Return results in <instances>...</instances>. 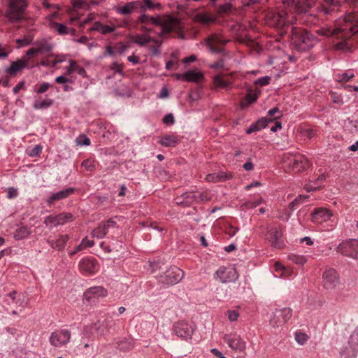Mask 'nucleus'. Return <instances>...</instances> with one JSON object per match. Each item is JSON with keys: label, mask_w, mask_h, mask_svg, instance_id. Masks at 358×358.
Masks as SVG:
<instances>
[{"label": "nucleus", "mask_w": 358, "mask_h": 358, "mask_svg": "<svg viewBox=\"0 0 358 358\" xmlns=\"http://www.w3.org/2000/svg\"><path fill=\"white\" fill-rule=\"evenodd\" d=\"M138 21L144 24H150L159 26L163 34H168L172 31L179 30L180 21L172 16H162L157 18L143 14L139 17Z\"/></svg>", "instance_id": "f257e3e1"}, {"label": "nucleus", "mask_w": 358, "mask_h": 358, "mask_svg": "<svg viewBox=\"0 0 358 358\" xmlns=\"http://www.w3.org/2000/svg\"><path fill=\"white\" fill-rule=\"evenodd\" d=\"M291 37L292 43L302 50L310 49L315 45V38L313 35L299 28H292Z\"/></svg>", "instance_id": "f03ea898"}, {"label": "nucleus", "mask_w": 358, "mask_h": 358, "mask_svg": "<svg viewBox=\"0 0 358 358\" xmlns=\"http://www.w3.org/2000/svg\"><path fill=\"white\" fill-rule=\"evenodd\" d=\"M282 160L285 167H287L294 172L303 171L310 166L308 159L303 155L287 154L283 156Z\"/></svg>", "instance_id": "7ed1b4c3"}, {"label": "nucleus", "mask_w": 358, "mask_h": 358, "mask_svg": "<svg viewBox=\"0 0 358 358\" xmlns=\"http://www.w3.org/2000/svg\"><path fill=\"white\" fill-rule=\"evenodd\" d=\"M322 286L328 291L335 289L340 284V276L338 272L332 268L326 269L322 274Z\"/></svg>", "instance_id": "20e7f679"}, {"label": "nucleus", "mask_w": 358, "mask_h": 358, "mask_svg": "<svg viewBox=\"0 0 358 358\" xmlns=\"http://www.w3.org/2000/svg\"><path fill=\"white\" fill-rule=\"evenodd\" d=\"M71 334L66 329H57L53 331L49 338L51 345L55 348H61L69 343Z\"/></svg>", "instance_id": "39448f33"}, {"label": "nucleus", "mask_w": 358, "mask_h": 358, "mask_svg": "<svg viewBox=\"0 0 358 358\" xmlns=\"http://www.w3.org/2000/svg\"><path fill=\"white\" fill-rule=\"evenodd\" d=\"M292 316V311L289 308L275 309L271 315L270 324L273 327H278L286 323Z\"/></svg>", "instance_id": "423d86ee"}, {"label": "nucleus", "mask_w": 358, "mask_h": 358, "mask_svg": "<svg viewBox=\"0 0 358 358\" xmlns=\"http://www.w3.org/2000/svg\"><path fill=\"white\" fill-rule=\"evenodd\" d=\"M183 277L184 272L180 268L173 266L159 277V282L166 285H173L180 282Z\"/></svg>", "instance_id": "0eeeda50"}, {"label": "nucleus", "mask_w": 358, "mask_h": 358, "mask_svg": "<svg viewBox=\"0 0 358 358\" xmlns=\"http://www.w3.org/2000/svg\"><path fill=\"white\" fill-rule=\"evenodd\" d=\"M25 0H11L10 8L7 13V17L9 21L15 22L22 17V13L26 8Z\"/></svg>", "instance_id": "6e6552de"}, {"label": "nucleus", "mask_w": 358, "mask_h": 358, "mask_svg": "<svg viewBox=\"0 0 358 358\" xmlns=\"http://www.w3.org/2000/svg\"><path fill=\"white\" fill-rule=\"evenodd\" d=\"M212 196L213 194L208 191L197 193L193 192H185L182 195V200L177 202L189 206L194 202L210 201L212 199Z\"/></svg>", "instance_id": "1a4fd4ad"}, {"label": "nucleus", "mask_w": 358, "mask_h": 358, "mask_svg": "<svg viewBox=\"0 0 358 358\" xmlns=\"http://www.w3.org/2000/svg\"><path fill=\"white\" fill-rule=\"evenodd\" d=\"M223 339L231 349L236 352H242L246 348L245 341L236 333L226 334Z\"/></svg>", "instance_id": "9d476101"}, {"label": "nucleus", "mask_w": 358, "mask_h": 358, "mask_svg": "<svg viewBox=\"0 0 358 358\" xmlns=\"http://www.w3.org/2000/svg\"><path fill=\"white\" fill-rule=\"evenodd\" d=\"M282 236V233L280 227L276 225L269 227L266 238L272 246L276 248H282L284 246Z\"/></svg>", "instance_id": "9b49d317"}, {"label": "nucleus", "mask_w": 358, "mask_h": 358, "mask_svg": "<svg viewBox=\"0 0 358 358\" xmlns=\"http://www.w3.org/2000/svg\"><path fill=\"white\" fill-rule=\"evenodd\" d=\"M216 278L222 283H227L236 281L238 278V273L234 268L220 267L215 272Z\"/></svg>", "instance_id": "f8f14e48"}, {"label": "nucleus", "mask_w": 358, "mask_h": 358, "mask_svg": "<svg viewBox=\"0 0 358 358\" xmlns=\"http://www.w3.org/2000/svg\"><path fill=\"white\" fill-rule=\"evenodd\" d=\"M228 41L221 34H214L207 38L206 45L212 52L218 53L222 51V46Z\"/></svg>", "instance_id": "ddd939ff"}, {"label": "nucleus", "mask_w": 358, "mask_h": 358, "mask_svg": "<svg viewBox=\"0 0 358 358\" xmlns=\"http://www.w3.org/2000/svg\"><path fill=\"white\" fill-rule=\"evenodd\" d=\"M73 215L69 213H62L57 215H50L45 219L44 223L48 227H55L64 224L72 220Z\"/></svg>", "instance_id": "4468645a"}, {"label": "nucleus", "mask_w": 358, "mask_h": 358, "mask_svg": "<svg viewBox=\"0 0 358 358\" xmlns=\"http://www.w3.org/2000/svg\"><path fill=\"white\" fill-rule=\"evenodd\" d=\"M348 345L350 348L345 347L341 352L343 358H353L358 351V332L355 331L350 337Z\"/></svg>", "instance_id": "2eb2a0df"}, {"label": "nucleus", "mask_w": 358, "mask_h": 358, "mask_svg": "<svg viewBox=\"0 0 358 358\" xmlns=\"http://www.w3.org/2000/svg\"><path fill=\"white\" fill-rule=\"evenodd\" d=\"M107 294L108 292L104 287L97 286L87 289L84 293V296L89 303H94L100 298L106 297Z\"/></svg>", "instance_id": "dca6fc26"}, {"label": "nucleus", "mask_w": 358, "mask_h": 358, "mask_svg": "<svg viewBox=\"0 0 358 358\" xmlns=\"http://www.w3.org/2000/svg\"><path fill=\"white\" fill-rule=\"evenodd\" d=\"M174 331L178 336L185 340H188L192 338L194 327L192 324L185 321H180L175 324Z\"/></svg>", "instance_id": "f3484780"}, {"label": "nucleus", "mask_w": 358, "mask_h": 358, "mask_svg": "<svg viewBox=\"0 0 358 358\" xmlns=\"http://www.w3.org/2000/svg\"><path fill=\"white\" fill-rule=\"evenodd\" d=\"M333 216V213L325 208H318L311 214V221L316 224H322L329 221Z\"/></svg>", "instance_id": "a211bd4d"}, {"label": "nucleus", "mask_w": 358, "mask_h": 358, "mask_svg": "<svg viewBox=\"0 0 358 358\" xmlns=\"http://www.w3.org/2000/svg\"><path fill=\"white\" fill-rule=\"evenodd\" d=\"M79 269L87 274L95 273L98 271V266L92 257H85L79 262Z\"/></svg>", "instance_id": "6ab92c4d"}, {"label": "nucleus", "mask_w": 358, "mask_h": 358, "mask_svg": "<svg viewBox=\"0 0 358 358\" xmlns=\"http://www.w3.org/2000/svg\"><path fill=\"white\" fill-rule=\"evenodd\" d=\"M292 22V19H289L287 10H280L272 16V24L276 27H285Z\"/></svg>", "instance_id": "aec40b11"}, {"label": "nucleus", "mask_w": 358, "mask_h": 358, "mask_svg": "<svg viewBox=\"0 0 358 358\" xmlns=\"http://www.w3.org/2000/svg\"><path fill=\"white\" fill-rule=\"evenodd\" d=\"M28 67V59L22 57L15 62H12L10 66L6 69L5 71L11 76H15L22 69Z\"/></svg>", "instance_id": "412c9836"}, {"label": "nucleus", "mask_w": 358, "mask_h": 358, "mask_svg": "<svg viewBox=\"0 0 358 358\" xmlns=\"http://www.w3.org/2000/svg\"><path fill=\"white\" fill-rule=\"evenodd\" d=\"M115 224L116 223L114 221L108 220L100 224L97 228L93 230L92 235L93 237L98 239L103 238L108 233V229L114 227Z\"/></svg>", "instance_id": "4be33fe9"}, {"label": "nucleus", "mask_w": 358, "mask_h": 358, "mask_svg": "<svg viewBox=\"0 0 358 358\" xmlns=\"http://www.w3.org/2000/svg\"><path fill=\"white\" fill-rule=\"evenodd\" d=\"M116 27L114 24L106 25L100 22L96 21L90 27V31H97L101 34L106 35L115 31Z\"/></svg>", "instance_id": "5701e85b"}, {"label": "nucleus", "mask_w": 358, "mask_h": 358, "mask_svg": "<svg viewBox=\"0 0 358 358\" xmlns=\"http://www.w3.org/2000/svg\"><path fill=\"white\" fill-rule=\"evenodd\" d=\"M75 189L72 187H69L66 189L61 190L58 192L53 193L48 199V204H51L55 201H59L67 198L74 192Z\"/></svg>", "instance_id": "b1692460"}, {"label": "nucleus", "mask_w": 358, "mask_h": 358, "mask_svg": "<svg viewBox=\"0 0 358 358\" xmlns=\"http://www.w3.org/2000/svg\"><path fill=\"white\" fill-rule=\"evenodd\" d=\"M158 143L164 147H173L180 143L176 134H166L159 138Z\"/></svg>", "instance_id": "393cba45"}, {"label": "nucleus", "mask_w": 358, "mask_h": 358, "mask_svg": "<svg viewBox=\"0 0 358 358\" xmlns=\"http://www.w3.org/2000/svg\"><path fill=\"white\" fill-rule=\"evenodd\" d=\"M357 15L355 14H348L344 17V21L346 23H352L355 22L354 24H351L349 26L346 25L345 27L340 28L341 31H344L346 29H349L350 32L353 34L355 33L358 32V24H357Z\"/></svg>", "instance_id": "a878e982"}, {"label": "nucleus", "mask_w": 358, "mask_h": 358, "mask_svg": "<svg viewBox=\"0 0 358 358\" xmlns=\"http://www.w3.org/2000/svg\"><path fill=\"white\" fill-rule=\"evenodd\" d=\"M69 239V237L68 235H61L56 240L48 241V243L53 249L61 250L64 248Z\"/></svg>", "instance_id": "bb28decb"}, {"label": "nucleus", "mask_w": 358, "mask_h": 358, "mask_svg": "<svg viewBox=\"0 0 358 358\" xmlns=\"http://www.w3.org/2000/svg\"><path fill=\"white\" fill-rule=\"evenodd\" d=\"M66 73L71 75L73 72H77L81 76L85 78L87 77V73L85 69L76 64V62L73 60L69 61V66L66 67Z\"/></svg>", "instance_id": "cd10ccee"}, {"label": "nucleus", "mask_w": 358, "mask_h": 358, "mask_svg": "<svg viewBox=\"0 0 358 358\" xmlns=\"http://www.w3.org/2000/svg\"><path fill=\"white\" fill-rule=\"evenodd\" d=\"M194 19L195 21L199 22L203 24L211 23L215 20V18L213 15L206 12L197 13L194 15Z\"/></svg>", "instance_id": "c85d7f7f"}, {"label": "nucleus", "mask_w": 358, "mask_h": 358, "mask_svg": "<svg viewBox=\"0 0 358 358\" xmlns=\"http://www.w3.org/2000/svg\"><path fill=\"white\" fill-rule=\"evenodd\" d=\"M48 27L51 30L56 31L59 35H66L69 30V27L65 24L55 22L51 20H50Z\"/></svg>", "instance_id": "c756f323"}, {"label": "nucleus", "mask_w": 358, "mask_h": 358, "mask_svg": "<svg viewBox=\"0 0 358 358\" xmlns=\"http://www.w3.org/2000/svg\"><path fill=\"white\" fill-rule=\"evenodd\" d=\"M131 40L139 45H144L151 41V37L148 33L136 34L132 36Z\"/></svg>", "instance_id": "7c9ffc66"}, {"label": "nucleus", "mask_w": 358, "mask_h": 358, "mask_svg": "<svg viewBox=\"0 0 358 358\" xmlns=\"http://www.w3.org/2000/svg\"><path fill=\"white\" fill-rule=\"evenodd\" d=\"M324 180V176H319L315 181H311L306 185L305 189L307 192L317 190L322 185V181Z\"/></svg>", "instance_id": "2f4dec72"}, {"label": "nucleus", "mask_w": 358, "mask_h": 358, "mask_svg": "<svg viewBox=\"0 0 358 358\" xmlns=\"http://www.w3.org/2000/svg\"><path fill=\"white\" fill-rule=\"evenodd\" d=\"M53 103V100L46 98L43 100L36 99L33 103V107L36 110L48 108Z\"/></svg>", "instance_id": "473e14b6"}, {"label": "nucleus", "mask_w": 358, "mask_h": 358, "mask_svg": "<svg viewBox=\"0 0 358 358\" xmlns=\"http://www.w3.org/2000/svg\"><path fill=\"white\" fill-rule=\"evenodd\" d=\"M38 54H45L50 52L52 49V45L46 40H42L35 43Z\"/></svg>", "instance_id": "72a5a7b5"}, {"label": "nucleus", "mask_w": 358, "mask_h": 358, "mask_svg": "<svg viewBox=\"0 0 358 358\" xmlns=\"http://www.w3.org/2000/svg\"><path fill=\"white\" fill-rule=\"evenodd\" d=\"M185 81L196 82L202 78V74L197 70H191L185 72Z\"/></svg>", "instance_id": "f704fd0d"}, {"label": "nucleus", "mask_w": 358, "mask_h": 358, "mask_svg": "<svg viewBox=\"0 0 358 358\" xmlns=\"http://www.w3.org/2000/svg\"><path fill=\"white\" fill-rule=\"evenodd\" d=\"M351 239L339 243L336 248V252L348 257L350 254Z\"/></svg>", "instance_id": "c9c22d12"}, {"label": "nucleus", "mask_w": 358, "mask_h": 358, "mask_svg": "<svg viewBox=\"0 0 358 358\" xmlns=\"http://www.w3.org/2000/svg\"><path fill=\"white\" fill-rule=\"evenodd\" d=\"M114 10L116 13L121 15H128L134 12L131 1L126 3L124 6L115 7Z\"/></svg>", "instance_id": "e433bc0d"}, {"label": "nucleus", "mask_w": 358, "mask_h": 358, "mask_svg": "<svg viewBox=\"0 0 358 358\" xmlns=\"http://www.w3.org/2000/svg\"><path fill=\"white\" fill-rule=\"evenodd\" d=\"M274 271L277 273H280L281 277H287L291 275V270L285 268L280 262H276L274 264Z\"/></svg>", "instance_id": "4c0bfd02"}, {"label": "nucleus", "mask_w": 358, "mask_h": 358, "mask_svg": "<svg viewBox=\"0 0 358 358\" xmlns=\"http://www.w3.org/2000/svg\"><path fill=\"white\" fill-rule=\"evenodd\" d=\"M348 257L358 259V239H351L350 254H348Z\"/></svg>", "instance_id": "58836bf2"}, {"label": "nucleus", "mask_w": 358, "mask_h": 358, "mask_svg": "<svg viewBox=\"0 0 358 358\" xmlns=\"http://www.w3.org/2000/svg\"><path fill=\"white\" fill-rule=\"evenodd\" d=\"M30 231L27 227H21L16 230L14 237L16 240H22L29 236Z\"/></svg>", "instance_id": "ea45409f"}, {"label": "nucleus", "mask_w": 358, "mask_h": 358, "mask_svg": "<svg viewBox=\"0 0 358 358\" xmlns=\"http://www.w3.org/2000/svg\"><path fill=\"white\" fill-rule=\"evenodd\" d=\"M229 178V177L228 176H227L224 173H210V174H208V175L206 176V180L208 182H218V181H220V180H226V179H227Z\"/></svg>", "instance_id": "a19ab883"}, {"label": "nucleus", "mask_w": 358, "mask_h": 358, "mask_svg": "<svg viewBox=\"0 0 358 358\" xmlns=\"http://www.w3.org/2000/svg\"><path fill=\"white\" fill-rule=\"evenodd\" d=\"M355 75L353 72L350 70H348L345 72L338 73L336 76V80L338 82H347L349 81L351 78H354Z\"/></svg>", "instance_id": "79ce46f5"}, {"label": "nucleus", "mask_w": 358, "mask_h": 358, "mask_svg": "<svg viewBox=\"0 0 358 358\" xmlns=\"http://www.w3.org/2000/svg\"><path fill=\"white\" fill-rule=\"evenodd\" d=\"M289 259L292 262L299 265H303L307 262V259L305 256L295 254L289 255Z\"/></svg>", "instance_id": "37998d69"}, {"label": "nucleus", "mask_w": 358, "mask_h": 358, "mask_svg": "<svg viewBox=\"0 0 358 358\" xmlns=\"http://www.w3.org/2000/svg\"><path fill=\"white\" fill-rule=\"evenodd\" d=\"M308 336L303 332H296L295 333V341L296 343L301 345H304L308 340Z\"/></svg>", "instance_id": "c03bdc74"}, {"label": "nucleus", "mask_w": 358, "mask_h": 358, "mask_svg": "<svg viewBox=\"0 0 358 358\" xmlns=\"http://www.w3.org/2000/svg\"><path fill=\"white\" fill-rule=\"evenodd\" d=\"M72 4L76 8L88 9L90 7L87 0H72Z\"/></svg>", "instance_id": "a18cd8bd"}, {"label": "nucleus", "mask_w": 358, "mask_h": 358, "mask_svg": "<svg viewBox=\"0 0 358 358\" xmlns=\"http://www.w3.org/2000/svg\"><path fill=\"white\" fill-rule=\"evenodd\" d=\"M90 139L85 134L80 135L76 139V143L80 146H87L90 145Z\"/></svg>", "instance_id": "49530a36"}, {"label": "nucleus", "mask_w": 358, "mask_h": 358, "mask_svg": "<svg viewBox=\"0 0 358 358\" xmlns=\"http://www.w3.org/2000/svg\"><path fill=\"white\" fill-rule=\"evenodd\" d=\"M257 94L255 93H249L245 96V102L241 103L242 107H246L247 105L251 104L257 99Z\"/></svg>", "instance_id": "de8ad7c7"}, {"label": "nucleus", "mask_w": 358, "mask_h": 358, "mask_svg": "<svg viewBox=\"0 0 358 358\" xmlns=\"http://www.w3.org/2000/svg\"><path fill=\"white\" fill-rule=\"evenodd\" d=\"M77 350L82 354L86 355L90 352V350L93 352V346L92 344L85 343V344H79L77 346Z\"/></svg>", "instance_id": "09e8293b"}, {"label": "nucleus", "mask_w": 358, "mask_h": 358, "mask_svg": "<svg viewBox=\"0 0 358 358\" xmlns=\"http://www.w3.org/2000/svg\"><path fill=\"white\" fill-rule=\"evenodd\" d=\"M145 10L147 9H161L162 5L157 2H153L152 0H144Z\"/></svg>", "instance_id": "8fccbe9b"}, {"label": "nucleus", "mask_w": 358, "mask_h": 358, "mask_svg": "<svg viewBox=\"0 0 358 358\" xmlns=\"http://www.w3.org/2000/svg\"><path fill=\"white\" fill-rule=\"evenodd\" d=\"M129 48V45L124 44L122 43H117L114 47L115 52L119 55L124 54Z\"/></svg>", "instance_id": "3c124183"}, {"label": "nucleus", "mask_w": 358, "mask_h": 358, "mask_svg": "<svg viewBox=\"0 0 358 358\" xmlns=\"http://www.w3.org/2000/svg\"><path fill=\"white\" fill-rule=\"evenodd\" d=\"M214 83L222 88H225L228 86L229 83L225 80L222 76H217L214 78Z\"/></svg>", "instance_id": "603ef678"}, {"label": "nucleus", "mask_w": 358, "mask_h": 358, "mask_svg": "<svg viewBox=\"0 0 358 358\" xmlns=\"http://www.w3.org/2000/svg\"><path fill=\"white\" fill-rule=\"evenodd\" d=\"M117 246H113L111 248L110 246L105 245L104 243H103V242L100 243L101 248H102L105 251H106L108 252H110L113 250H115L118 251L119 249H118L117 246H119L120 248H122V242H117Z\"/></svg>", "instance_id": "864d4df0"}, {"label": "nucleus", "mask_w": 358, "mask_h": 358, "mask_svg": "<svg viewBox=\"0 0 358 358\" xmlns=\"http://www.w3.org/2000/svg\"><path fill=\"white\" fill-rule=\"evenodd\" d=\"M131 3L134 8V11L137 10H140L141 11L145 10L144 0L131 1Z\"/></svg>", "instance_id": "5fc2aeb1"}, {"label": "nucleus", "mask_w": 358, "mask_h": 358, "mask_svg": "<svg viewBox=\"0 0 358 358\" xmlns=\"http://www.w3.org/2000/svg\"><path fill=\"white\" fill-rule=\"evenodd\" d=\"M227 317L230 322L236 321L239 317V313L237 310H228Z\"/></svg>", "instance_id": "6e6d98bb"}, {"label": "nucleus", "mask_w": 358, "mask_h": 358, "mask_svg": "<svg viewBox=\"0 0 358 358\" xmlns=\"http://www.w3.org/2000/svg\"><path fill=\"white\" fill-rule=\"evenodd\" d=\"M50 87V84L48 83H43L36 90L35 92L37 94H43L46 92Z\"/></svg>", "instance_id": "4d7b16f0"}, {"label": "nucleus", "mask_w": 358, "mask_h": 358, "mask_svg": "<svg viewBox=\"0 0 358 358\" xmlns=\"http://www.w3.org/2000/svg\"><path fill=\"white\" fill-rule=\"evenodd\" d=\"M66 55H55L54 60L52 61V66H56L57 64L62 63L66 61Z\"/></svg>", "instance_id": "13d9d810"}, {"label": "nucleus", "mask_w": 358, "mask_h": 358, "mask_svg": "<svg viewBox=\"0 0 358 358\" xmlns=\"http://www.w3.org/2000/svg\"><path fill=\"white\" fill-rule=\"evenodd\" d=\"M17 189L15 187H8L7 189V197L8 199H14L17 196Z\"/></svg>", "instance_id": "bf43d9fd"}, {"label": "nucleus", "mask_w": 358, "mask_h": 358, "mask_svg": "<svg viewBox=\"0 0 358 358\" xmlns=\"http://www.w3.org/2000/svg\"><path fill=\"white\" fill-rule=\"evenodd\" d=\"M270 78L268 76H264L258 78L255 81V83L260 86L266 85L269 83Z\"/></svg>", "instance_id": "052dcab7"}, {"label": "nucleus", "mask_w": 358, "mask_h": 358, "mask_svg": "<svg viewBox=\"0 0 358 358\" xmlns=\"http://www.w3.org/2000/svg\"><path fill=\"white\" fill-rule=\"evenodd\" d=\"M82 166H84L87 171H92L94 168V162L90 159L84 160L82 162Z\"/></svg>", "instance_id": "680f3d73"}, {"label": "nucleus", "mask_w": 358, "mask_h": 358, "mask_svg": "<svg viewBox=\"0 0 358 358\" xmlns=\"http://www.w3.org/2000/svg\"><path fill=\"white\" fill-rule=\"evenodd\" d=\"M277 113H278V114H279V115H281V112L280 111V110L278 109V108L275 107V108H272V109L269 110L268 111V117H269V118H268V121H270V122H271V121H272V120H273V119L275 118V117H274V116H275V114H277Z\"/></svg>", "instance_id": "e2e57ef3"}, {"label": "nucleus", "mask_w": 358, "mask_h": 358, "mask_svg": "<svg viewBox=\"0 0 358 358\" xmlns=\"http://www.w3.org/2000/svg\"><path fill=\"white\" fill-rule=\"evenodd\" d=\"M263 202V199L262 198L258 199L253 201H248L245 203L247 208H255L257 206L260 205Z\"/></svg>", "instance_id": "0e129e2a"}, {"label": "nucleus", "mask_w": 358, "mask_h": 358, "mask_svg": "<svg viewBox=\"0 0 358 358\" xmlns=\"http://www.w3.org/2000/svg\"><path fill=\"white\" fill-rule=\"evenodd\" d=\"M42 151V148L39 145H35L33 149L30 151L29 155L31 157H36L40 155Z\"/></svg>", "instance_id": "69168bd1"}, {"label": "nucleus", "mask_w": 358, "mask_h": 358, "mask_svg": "<svg viewBox=\"0 0 358 358\" xmlns=\"http://www.w3.org/2000/svg\"><path fill=\"white\" fill-rule=\"evenodd\" d=\"M163 122L165 124H173L175 122V120H174V117H173V114H171V113L166 114L163 118Z\"/></svg>", "instance_id": "338daca9"}, {"label": "nucleus", "mask_w": 358, "mask_h": 358, "mask_svg": "<svg viewBox=\"0 0 358 358\" xmlns=\"http://www.w3.org/2000/svg\"><path fill=\"white\" fill-rule=\"evenodd\" d=\"M268 122H269L268 119H267V118H262V119L259 120L257 122H256V123L258 126L259 130H261V129L265 128Z\"/></svg>", "instance_id": "774afa93"}]
</instances>
